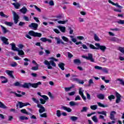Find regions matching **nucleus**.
I'll return each instance as SVG.
<instances>
[{
    "label": "nucleus",
    "instance_id": "f257e3e1",
    "mask_svg": "<svg viewBox=\"0 0 124 124\" xmlns=\"http://www.w3.org/2000/svg\"><path fill=\"white\" fill-rule=\"evenodd\" d=\"M96 46V47L95 46ZM95 46L93 44H89V47L90 49L93 50H101L102 52H105V50L107 49V47L105 46H101L99 43H95Z\"/></svg>",
    "mask_w": 124,
    "mask_h": 124
},
{
    "label": "nucleus",
    "instance_id": "f03ea898",
    "mask_svg": "<svg viewBox=\"0 0 124 124\" xmlns=\"http://www.w3.org/2000/svg\"><path fill=\"white\" fill-rule=\"evenodd\" d=\"M44 63L45 65L47 66L48 69H52L53 68V67H52L51 65L54 67H56V63L53 60H50L49 62L47 60H45Z\"/></svg>",
    "mask_w": 124,
    "mask_h": 124
},
{
    "label": "nucleus",
    "instance_id": "7ed1b4c3",
    "mask_svg": "<svg viewBox=\"0 0 124 124\" xmlns=\"http://www.w3.org/2000/svg\"><path fill=\"white\" fill-rule=\"evenodd\" d=\"M28 105H31V104L29 103H23L22 102L18 101V103L16 105V107H17V109H18V107L19 108H23V107L28 106Z\"/></svg>",
    "mask_w": 124,
    "mask_h": 124
},
{
    "label": "nucleus",
    "instance_id": "20e7f679",
    "mask_svg": "<svg viewBox=\"0 0 124 124\" xmlns=\"http://www.w3.org/2000/svg\"><path fill=\"white\" fill-rule=\"evenodd\" d=\"M82 58L83 59H85L86 60H87L88 61H91L92 62H94V60H93V54L91 53L88 54V57L82 55Z\"/></svg>",
    "mask_w": 124,
    "mask_h": 124
},
{
    "label": "nucleus",
    "instance_id": "39448f33",
    "mask_svg": "<svg viewBox=\"0 0 124 124\" xmlns=\"http://www.w3.org/2000/svg\"><path fill=\"white\" fill-rule=\"evenodd\" d=\"M12 13L13 14L14 16V21L15 24H17L18 23V21H19V15L17 14L14 11H12Z\"/></svg>",
    "mask_w": 124,
    "mask_h": 124
},
{
    "label": "nucleus",
    "instance_id": "423d86ee",
    "mask_svg": "<svg viewBox=\"0 0 124 124\" xmlns=\"http://www.w3.org/2000/svg\"><path fill=\"white\" fill-rule=\"evenodd\" d=\"M41 97H43V98L44 99L40 98L41 104H45V103H46V101H47V100H49V98L46 95H42Z\"/></svg>",
    "mask_w": 124,
    "mask_h": 124
},
{
    "label": "nucleus",
    "instance_id": "0eeeda50",
    "mask_svg": "<svg viewBox=\"0 0 124 124\" xmlns=\"http://www.w3.org/2000/svg\"><path fill=\"white\" fill-rule=\"evenodd\" d=\"M37 106L38 108H40V109H39V112L40 113V114H42V113H43L44 112H45L46 111L45 108H44V107H43L42 105H41V104H39L37 105Z\"/></svg>",
    "mask_w": 124,
    "mask_h": 124
},
{
    "label": "nucleus",
    "instance_id": "6e6552de",
    "mask_svg": "<svg viewBox=\"0 0 124 124\" xmlns=\"http://www.w3.org/2000/svg\"><path fill=\"white\" fill-rule=\"evenodd\" d=\"M31 36H33V37H41L42 34L31 31Z\"/></svg>",
    "mask_w": 124,
    "mask_h": 124
},
{
    "label": "nucleus",
    "instance_id": "1a4fd4ad",
    "mask_svg": "<svg viewBox=\"0 0 124 124\" xmlns=\"http://www.w3.org/2000/svg\"><path fill=\"white\" fill-rule=\"evenodd\" d=\"M116 100L115 103L117 104L120 103L121 100V97H122V96L118 92H116Z\"/></svg>",
    "mask_w": 124,
    "mask_h": 124
},
{
    "label": "nucleus",
    "instance_id": "9d476101",
    "mask_svg": "<svg viewBox=\"0 0 124 124\" xmlns=\"http://www.w3.org/2000/svg\"><path fill=\"white\" fill-rule=\"evenodd\" d=\"M117 113L115 111H111L110 113L109 118L111 120V121H116L115 119V115H116Z\"/></svg>",
    "mask_w": 124,
    "mask_h": 124
},
{
    "label": "nucleus",
    "instance_id": "9b49d317",
    "mask_svg": "<svg viewBox=\"0 0 124 124\" xmlns=\"http://www.w3.org/2000/svg\"><path fill=\"white\" fill-rule=\"evenodd\" d=\"M0 38L1 41H2L5 45H8V44H9V43L8 42V39L6 38L5 37L1 36L0 37Z\"/></svg>",
    "mask_w": 124,
    "mask_h": 124
},
{
    "label": "nucleus",
    "instance_id": "f8f14e48",
    "mask_svg": "<svg viewBox=\"0 0 124 124\" xmlns=\"http://www.w3.org/2000/svg\"><path fill=\"white\" fill-rule=\"evenodd\" d=\"M40 85H42L41 81H39L35 83H31V87L34 88V89H36L37 88H38V86Z\"/></svg>",
    "mask_w": 124,
    "mask_h": 124
},
{
    "label": "nucleus",
    "instance_id": "ddd939ff",
    "mask_svg": "<svg viewBox=\"0 0 124 124\" xmlns=\"http://www.w3.org/2000/svg\"><path fill=\"white\" fill-rule=\"evenodd\" d=\"M31 83H24L23 85H21V87L24 89H29L30 87H31Z\"/></svg>",
    "mask_w": 124,
    "mask_h": 124
},
{
    "label": "nucleus",
    "instance_id": "4468645a",
    "mask_svg": "<svg viewBox=\"0 0 124 124\" xmlns=\"http://www.w3.org/2000/svg\"><path fill=\"white\" fill-rule=\"evenodd\" d=\"M61 108L63 110L67 111L68 113H70V112L72 111V109H71L70 108H67L64 106H62Z\"/></svg>",
    "mask_w": 124,
    "mask_h": 124
},
{
    "label": "nucleus",
    "instance_id": "2eb2a0df",
    "mask_svg": "<svg viewBox=\"0 0 124 124\" xmlns=\"http://www.w3.org/2000/svg\"><path fill=\"white\" fill-rule=\"evenodd\" d=\"M13 73V71H10L8 70H6V73L10 76L11 78H12L13 79H14V76H13V74L12 73Z\"/></svg>",
    "mask_w": 124,
    "mask_h": 124
},
{
    "label": "nucleus",
    "instance_id": "dca6fc26",
    "mask_svg": "<svg viewBox=\"0 0 124 124\" xmlns=\"http://www.w3.org/2000/svg\"><path fill=\"white\" fill-rule=\"evenodd\" d=\"M17 52H18V56H21V58H24V55H25V53L24 51L22 50H19V48L18 50H16Z\"/></svg>",
    "mask_w": 124,
    "mask_h": 124
},
{
    "label": "nucleus",
    "instance_id": "f3484780",
    "mask_svg": "<svg viewBox=\"0 0 124 124\" xmlns=\"http://www.w3.org/2000/svg\"><path fill=\"white\" fill-rule=\"evenodd\" d=\"M31 28H32L33 30L34 31H36V30H37V28H38V24L35 23H32Z\"/></svg>",
    "mask_w": 124,
    "mask_h": 124
},
{
    "label": "nucleus",
    "instance_id": "a211bd4d",
    "mask_svg": "<svg viewBox=\"0 0 124 124\" xmlns=\"http://www.w3.org/2000/svg\"><path fill=\"white\" fill-rule=\"evenodd\" d=\"M10 45H11L12 46V50H13V51H17L19 48L18 47H16V45L14 44V43H12V44H10Z\"/></svg>",
    "mask_w": 124,
    "mask_h": 124
},
{
    "label": "nucleus",
    "instance_id": "6ab92c4d",
    "mask_svg": "<svg viewBox=\"0 0 124 124\" xmlns=\"http://www.w3.org/2000/svg\"><path fill=\"white\" fill-rule=\"evenodd\" d=\"M111 41H113V42H117V43H119V42L121 41V40L119 39L118 38L116 37H113L111 39Z\"/></svg>",
    "mask_w": 124,
    "mask_h": 124
},
{
    "label": "nucleus",
    "instance_id": "aec40b11",
    "mask_svg": "<svg viewBox=\"0 0 124 124\" xmlns=\"http://www.w3.org/2000/svg\"><path fill=\"white\" fill-rule=\"evenodd\" d=\"M2 31H3V33L5 34L7 32H9V31L7 30L6 28L3 27L2 25H0Z\"/></svg>",
    "mask_w": 124,
    "mask_h": 124
},
{
    "label": "nucleus",
    "instance_id": "412c9836",
    "mask_svg": "<svg viewBox=\"0 0 124 124\" xmlns=\"http://www.w3.org/2000/svg\"><path fill=\"white\" fill-rule=\"evenodd\" d=\"M19 11L21 12V13H23V14H26L27 13V11H28V9L27 8L24 7L20 10H19Z\"/></svg>",
    "mask_w": 124,
    "mask_h": 124
},
{
    "label": "nucleus",
    "instance_id": "4be33fe9",
    "mask_svg": "<svg viewBox=\"0 0 124 124\" xmlns=\"http://www.w3.org/2000/svg\"><path fill=\"white\" fill-rule=\"evenodd\" d=\"M12 4L14 5L16 9H19V7L21 6V4H20L19 3H12Z\"/></svg>",
    "mask_w": 124,
    "mask_h": 124
},
{
    "label": "nucleus",
    "instance_id": "5701e85b",
    "mask_svg": "<svg viewBox=\"0 0 124 124\" xmlns=\"http://www.w3.org/2000/svg\"><path fill=\"white\" fill-rule=\"evenodd\" d=\"M55 39L57 40V44H61V43L62 44H63V45H64V43L62 42V40L60 39V38H58V37H55Z\"/></svg>",
    "mask_w": 124,
    "mask_h": 124
},
{
    "label": "nucleus",
    "instance_id": "b1692460",
    "mask_svg": "<svg viewBox=\"0 0 124 124\" xmlns=\"http://www.w3.org/2000/svg\"><path fill=\"white\" fill-rule=\"evenodd\" d=\"M64 65H65V64L63 62H61L58 64V66L62 69V70H64Z\"/></svg>",
    "mask_w": 124,
    "mask_h": 124
},
{
    "label": "nucleus",
    "instance_id": "393cba45",
    "mask_svg": "<svg viewBox=\"0 0 124 124\" xmlns=\"http://www.w3.org/2000/svg\"><path fill=\"white\" fill-rule=\"evenodd\" d=\"M81 62V61L79 59H77L74 60V63H75V64H77V65H80Z\"/></svg>",
    "mask_w": 124,
    "mask_h": 124
},
{
    "label": "nucleus",
    "instance_id": "a878e982",
    "mask_svg": "<svg viewBox=\"0 0 124 124\" xmlns=\"http://www.w3.org/2000/svg\"><path fill=\"white\" fill-rule=\"evenodd\" d=\"M97 98H99V99H102L103 100L104 98H105V96L103 94H98L97 95Z\"/></svg>",
    "mask_w": 124,
    "mask_h": 124
},
{
    "label": "nucleus",
    "instance_id": "bb28decb",
    "mask_svg": "<svg viewBox=\"0 0 124 124\" xmlns=\"http://www.w3.org/2000/svg\"><path fill=\"white\" fill-rule=\"evenodd\" d=\"M97 113L99 115H104V116H105V117L107 116V111H98L97 112Z\"/></svg>",
    "mask_w": 124,
    "mask_h": 124
},
{
    "label": "nucleus",
    "instance_id": "cd10ccee",
    "mask_svg": "<svg viewBox=\"0 0 124 124\" xmlns=\"http://www.w3.org/2000/svg\"><path fill=\"white\" fill-rule=\"evenodd\" d=\"M108 98L110 101H112V99H115L116 97H115V95L111 94L108 96Z\"/></svg>",
    "mask_w": 124,
    "mask_h": 124
},
{
    "label": "nucleus",
    "instance_id": "c85d7f7f",
    "mask_svg": "<svg viewBox=\"0 0 124 124\" xmlns=\"http://www.w3.org/2000/svg\"><path fill=\"white\" fill-rule=\"evenodd\" d=\"M70 120L72 121L73 122H75V121H77L78 120V117L76 116H71L70 118Z\"/></svg>",
    "mask_w": 124,
    "mask_h": 124
},
{
    "label": "nucleus",
    "instance_id": "c756f323",
    "mask_svg": "<svg viewBox=\"0 0 124 124\" xmlns=\"http://www.w3.org/2000/svg\"><path fill=\"white\" fill-rule=\"evenodd\" d=\"M59 29L62 32H65V28L63 26H59Z\"/></svg>",
    "mask_w": 124,
    "mask_h": 124
},
{
    "label": "nucleus",
    "instance_id": "7c9ffc66",
    "mask_svg": "<svg viewBox=\"0 0 124 124\" xmlns=\"http://www.w3.org/2000/svg\"><path fill=\"white\" fill-rule=\"evenodd\" d=\"M4 24L5 25H6V26H8L9 27H12V26H13V22L5 21L4 22Z\"/></svg>",
    "mask_w": 124,
    "mask_h": 124
},
{
    "label": "nucleus",
    "instance_id": "2f4dec72",
    "mask_svg": "<svg viewBox=\"0 0 124 124\" xmlns=\"http://www.w3.org/2000/svg\"><path fill=\"white\" fill-rule=\"evenodd\" d=\"M97 104H98V106H99L100 107H102L103 108H105L106 107H108V105H104L100 102L97 103Z\"/></svg>",
    "mask_w": 124,
    "mask_h": 124
},
{
    "label": "nucleus",
    "instance_id": "473e14b6",
    "mask_svg": "<svg viewBox=\"0 0 124 124\" xmlns=\"http://www.w3.org/2000/svg\"><path fill=\"white\" fill-rule=\"evenodd\" d=\"M118 50L124 54V47L119 46L118 48Z\"/></svg>",
    "mask_w": 124,
    "mask_h": 124
},
{
    "label": "nucleus",
    "instance_id": "72a5a7b5",
    "mask_svg": "<svg viewBox=\"0 0 124 124\" xmlns=\"http://www.w3.org/2000/svg\"><path fill=\"white\" fill-rule=\"evenodd\" d=\"M31 7H34L35 8V9H36V10H37V11H38V12H41V9L39 8H38V7H37V6L35 5H31Z\"/></svg>",
    "mask_w": 124,
    "mask_h": 124
},
{
    "label": "nucleus",
    "instance_id": "f704fd0d",
    "mask_svg": "<svg viewBox=\"0 0 124 124\" xmlns=\"http://www.w3.org/2000/svg\"><path fill=\"white\" fill-rule=\"evenodd\" d=\"M0 108H2V109L7 108V107L3 104L1 102H0Z\"/></svg>",
    "mask_w": 124,
    "mask_h": 124
},
{
    "label": "nucleus",
    "instance_id": "c9c22d12",
    "mask_svg": "<svg viewBox=\"0 0 124 124\" xmlns=\"http://www.w3.org/2000/svg\"><path fill=\"white\" fill-rule=\"evenodd\" d=\"M39 67V65H37L35 66L32 67L31 70H34V71H36V70H38Z\"/></svg>",
    "mask_w": 124,
    "mask_h": 124
},
{
    "label": "nucleus",
    "instance_id": "e433bc0d",
    "mask_svg": "<svg viewBox=\"0 0 124 124\" xmlns=\"http://www.w3.org/2000/svg\"><path fill=\"white\" fill-rule=\"evenodd\" d=\"M0 16H1V17H4V18H8V16L4 14V13H3V12H0Z\"/></svg>",
    "mask_w": 124,
    "mask_h": 124
},
{
    "label": "nucleus",
    "instance_id": "4c0bfd02",
    "mask_svg": "<svg viewBox=\"0 0 124 124\" xmlns=\"http://www.w3.org/2000/svg\"><path fill=\"white\" fill-rule=\"evenodd\" d=\"M68 22L67 20H59L58 21V24H62V25H64L65 23H67Z\"/></svg>",
    "mask_w": 124,
    "mask_h": 124
},
{
    "label": "nucleus",
    "instance_id": "58836bf2",
    "mask_svg": "<svg viewBox=\"0 0 124 124\" xmlns=\"http://www.w3.org/2000/svg\"><path fill=\"white\" fill-rule=\"evenodd\" d=\"M29 118L28 117H26L25 116H21L20 117H19V120L20 121H24L25 120H28Z\"/></svg>",
    "mask_w": 124,
    "mask_h": 124
},
{
    "label": "nucleus",
    "instance_id": "ea45409f",
    "mask_svg": "<svg viewBox=\"0 0 124 124\" xmlns=\"http://www.w3.org/2000/svg\"><path fill=\"white\" fill-rule=\"evenodd\" d=\"M21 113H22V114H26V115H29V112L27 111V110L26 109H22L20 110Z\"/></svg>",
    "mask_w": 124,
    "mask_h": 124
},
{
    "label": "nucleus",
    "instance_id": "a19ab883",
    "mask_svg": "<svg viewBox=\"0 0 124 124\" xmlns=\"http://www.w3.org/2000/svg\"><path fill=\"white\" fill-rule=\"evenodd\" d=\"M88 111V108L87 107H84L82 108V109L81 110V113H83L84 112H87Z\"/></svg>",
    "mask_w": 124,
    "mask_h": 124
},
{
    "label": "nucleus",
    "instance_id": "79ce46f5",
    "mask_svg": "<svg viewBox=\"0 0 124 124\" xmlns=\"http://www.w3.org/2000/svg\"><path fill=\"white\" fill-rule=\"evenodd\" d=\"M90 108L92 110H96L97 109V106L96 105H92L90 106Z\"/></svg>",
    "mask_w": 124,
    "mask_h": 124
},
{
    "label": "nucleus",
    "instance_id": "37998d69",
    "mask_svg": "<svg viewBox=\"0 0 124 124\" xmlns=\"http://www.w3.org/2000/svg\"><path fill=\"white\" fill-rule=\"evenodd\" d=\"M69 104L71 106H76V105H78V103H76L75 102L73 101L70 102Z\"/></svg>",
    "mask_w": 124,
    "mask_h": 124
},
{
    "label": "nucleus",
    "instance_id": "c03bdc74",
    "mask_svg": "<svg viewBox=\"0 0 124 124\" xmlns=\"http://www.w3.org/2000/svg\"><path fill=\"white\" fill-rule=\"evenodd\" d=\"M99 60L102 62H105L107 61V59L104 57H101Z\"/></svg>",
    "mask_w": 124,
    "mask_h": 124
},
{
    "label": "nucleus",
    "instance_id": "a18cd8bd",
    "mask_svg": "<svg viewBox=\"0 0 124 124\" xmlns=\"http://www.w3.org/2000/svg\"><path fill=\"white\" fill-rule=\"evenodd\" d=\"M94 39L95 41H100V40L99 39V38H98V36L96 35V34H94Z\"/></svg>",
    "mask_w": 124,
    "mask_h": 124
},
{
    "label": "nucleus",
    "instance_id": "49530a36",
    "mask_svg": "<svg viewBox=\"0 0 124 124\" xmlns=\"http://www.w3.org/2000/svg\"><path fill=\"white\" fill-rule=\"evenodd\" d=\"M56 115L58 118H60L61 116H62V113H61V110H57L56 111Z\"/></svg>",
    "mask_w": 124,
    "mask_h": 124
},
{
    "label": "nucleus",
    "instance_id": "de8ad7c7",
    "mask_svg": "<svg viewBox=\"0 0 124 124\" xmlns=\"http://www.w3.org/2000/svg\"><path fill=\"white\" fill-rule=\"evenodd\" d=\"M14 86H15L16 87H22V85H21V84H20V82L17 81L16 83H15L14 84Z\"/></svg>",
    "mask_w": 124,
    "mask_h": 124
},
{
    "label": "nucleus",
    "instance_id": "09e8293b",
    "mask_svg": "<svg viewBox=\"0 0 124 124\" xmlns=\"http://www.w3.org/2000/svg\"><path fill=\"white\" fill-rule=\"evenodd\" d=\"M92 120L94 122V123H97L98 122L97 117H96V116H93L92 117Z\"/></svg>",
    "mask_w": 124,
    "mask_h": 124
},
{
    "label": "nucleus",
    "instance_id": "8fccbe9b",
    "mask_svg": "<svg viewBox=\"0 0 124 124\" xmlns=\"http://www.w3.org/2000/svg\"><path fill=\"white\" fill-rule=\"evenodd\" d=\"M32 99L33 100V101H34L35 102V103H36V104H39V101L36 99H35V98H32Z\"/></svg>",
    "mask_w": 124,
    "mask_h": 124
},
{
    "label": "nucleus",
    "instance_id": "3c124183",
    "mask_svg": "<svg viewBox=\"0 0 124 124\" xmlns=\"http://www.w3.org/2000/svg\"><path fill=\"white\" fill-rule=\"evenodd\" d=\"M11 93H14L15 94V95H16V96H17V97H22V95L20 94H18L15 92H10Z\"/></svg>",
    "mask_w": 124,
    "mask_h": 124
},
{
    "label": "nucleus",
    "instance_id": "603ef678",
    "mask_svg": "<svg viewBox=\"0 0 124 124\" xmlns=\"http://www.w3.org/2000/svg\"><path fill=\"white\" fill-rule=\"evenodd\" d=\"M117 23L120 25H124V20L120 19L119 21H117Z\"/></svg>",
    "mask_w": 124,
    "mask_h": 124
},
{
    "label": "nucleus",
    "instance_id": "864d4df0",
    "mask_svg": "<svg viewBox=\"0 0 124 124\" xmlns=\"http://www.w3.org/2000/svg\"><path fill=\"white\" fill-rule=\"evenodd\" d=\"M48 3L50 6H54V5H55V3H54V1L53 0H50Z\"/></svg>",
    "mask_w": 124,
    "mask_h": 124
},
{
    "label": "nucleus",
    "instance_id": "5fc2aeb1",
    "mask_svg": "<svg viewBox=\"0 0 124 124\" xmlns=\"http://www.w3.org/2000/svg\"><path fill=\"white\" fill-rule=\"evenodd\" d=\"M40 117L41 118H47V113H44L42 114H40Z\"/></svg>",
    "mask_w": 124,
    "mask_h": 124
},
{
    "label": "nucleus",
    "instance_id": "6e6d98bb",
    "mask_svg": "<svg viewBox=\"0 0 124 124\" xmlns=\"http://www.w3.org/2000/svg\"><path fill=\"white\" fill-rule=\"evenodd\" d=\"M40 40L42 41V42H47V38L43 37L40 38Z\"/></svg>",
    "mask_w": 124,
    "mask_h": 124
},
{
    "label": "nucleus",
    "instance_id": "4d7b16f0",
    "mask_svg": "<svg viewBox=\"0 0 124 124\" xmlns=\"http://www.w3.org/2000/svg\"><path fill=\"white\" fill-rule=\"evenodd\" d=\"M18 65V64L15 62H13V63L11 64V66H12V67H15V66H17Z\"/></svg>",
    "mask_w": 124,
    "mask_h": 124
},
{
    "label": "nucleus",
    "instance_id": "13d9d810",
    "mask_svg": "<svg viewBox=\"0 0 124 124\" xmlns=\"http://www.w3.org/2000/svg\"><path fill=\"white\" fill-rule=\"evenodd\" d=\"M92 84H93V79H90L89 81V85H88V87H90Z\"/></svg>",
    "mask_w": 124,
    "mask_h": 124
},
{
    "label": "nucleus",
    "instance_id": "bf43d9fd",
    "mask_svg": "<svg viewBox=\"0 0 124 124\" xmlns=\"http://www.w3.org/2000/svg\"><path fill=\"white\" fill-rule=\"evenodd\" d=\"M78 93L80 96L84 95V93H83V91H82V88H79Z\"/></svg>",
    "mask_w": 124,
    "mask_h": 124
},
{
    "label": "nucleus",
    "instance_id": "052dcab7",
    "mask_svg": "<svg viewBox=\"0 0 124 124\" xmlns=\"http://www.w3.org/2000/svg\"><path fill=\"white\" fill-rule=\"evenodd\" d=\"M103 72H104L105 73H108V69H107V68H103L102 69Z\"/></svg>",
    "mask_w": 124,
    "mask_h": 124
},
{
    "label": "nucleus",
    "instance_id": "680f3d73",
    "mask_svg": "<svg viewBox=\"0 0 124 124\" xmlns=\"http://www.w3.org/2000/svg\"><path fill=\"white\" fill-rule=\"evenodd\" d=\"M62 39L65 42H68V39L65 36H62Z\"/></svg>",
    "mask_w": 124,
    "mask_h": 124
},
{
    "label": "nucleus",
    "instance_id": "e2e57ef3",
    "mask_svg": "<svg viewBox=\"0 0 124 124\" xmlns=\"http://www.w3.org/2000/svg\"><path fill=\"white\" fill-rule=\"evenodd\" d=\"M94 68L95 69H97L98 70H102V67L99 66H95Z\"/></svg>",
    "mask_w": 124,
    "mask_h": 124
},
{
    "label": "nucleus",
    "instance_id": "0e129e2a",
    "mask_svg": "<svg viewBox=\"0 0 124 124\" xmlns=\"http://www.w3.org/2000/svg\"><path fill=\"white\" fill-rule=\"evenodd\" d=\"M77 38L78 39H79V40H83L85 39V38H84V36H77Z\"/></svg>",
    "mask_w": 124,
    "mask_h": 124
},
{
    "label": "nucleus",
    "instance_id": "69168bd1",
    "mask_svg": "<svg viewBox=\"0 0 124 124\" xmlns=\"http://www.w3.org/2000/svg\"><path fill=\"white\" fill-rule=\"evenodd\" d=\"M86 94L87 95V99H88V100H91V95L89 93H86Z\"/></svg>",
    "mask_w": 124,
    "mask_h": 124
},
{
    "label": "nucleus",
    "instance_id": "338daca9",
    "mask_svg": "<svg viewBox=\"0 0 124 124\" xmlns=\"http://www.w3.org/2000/svg\"><path fill=\"white\" fill-rule=\"evenodd\" d=\"M110 31H120L119 28H114V29H110Z\"/></svg>",
    "mask_w": 124,
    "mask_h": 124
},
{
    "label": "nucleus",
    "instance_id": "774afa93",
    "mask_svg": "<svg viewBox=\"0 0 124 124\" xmlns=\"http://www.w3.org/2000/svg\"><path fill=\"white\" fill-rule=\"evenodd\" d=\"M76 92L75 91H73L71 93H68L69 95H70V96H72V95H74V94H75Z\"/></svg>",
    "mask_w": 124,
    "mask_h": 124
}]
</instances>
